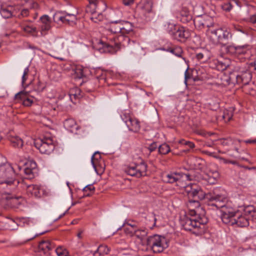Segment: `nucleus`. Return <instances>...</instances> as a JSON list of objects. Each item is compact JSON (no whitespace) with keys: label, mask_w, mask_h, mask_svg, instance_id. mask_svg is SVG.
Masks as SVG:
<instances>
[{"label":"nucleus","mask_w":256,"mask_h":256,"mask_svg":"<svg viewBox=\"0 0 256 256\" xmlns=\"http://www.w3.org/2000/svg\"><path fill=\"white\" fill-rule=\"evenodd\" d=\"M16 172L9 164H0V192L8 193L10 190H16L20 182L16 180Z\"/></svg>","instance_id":"f257e3e1"},{"label":"nucleus","mask_w":256,"mask_h":256,"mask_svg":"<svg viewBox=\"0 0 256 256\" xmlns=\"http://www.w3.org/2000/svg\"><path fill=\"white\" fill-rule=\"evenodd\" d=\"M120 25L122 28V34H118L116 37H113L111 39L114 40L110 44L102 42L103 48L105 51L114 54L120 48V45L122 44L124 45V41L128 42L130 39L128 37L124 36L126 34H133V24L128 21L120 20Z\"/></svg>","instance_id":"f03ea898"},{"label":"nucleus","mask_w":256,"mask_h":256,"mask_svg":"<svg viewBox=\"0 0 256 256\" xmlns=\"http://www.w3.org/2000/svg\"><path fill=\"white\" fill-rule=\"evenodd\" d=\"M208 222L205 215L199 214L194 218L184 217L181 220V224L184 228L188 231H190L196 235H200L204 233L205 230L204 224Z\"/></svg>","instance_id":"7ed1b4c3"},{"label":"nucleus","mask_w":256,"mask_h":256,"mask_svg":"<svg viewBox=\"0 0 256 256\" xmlns=\"http://www.w3.org/2000/svg\"><path fill=\"white\" fill-rule=\"evenodd\" d=\"M207 36L210 41L215 45L224 44L232 36L228 29L224 27L208 29Z\"/></svg>","instance_id":"20e7f679"},{"label":"nucleus","mask_w":256,"mask_h":256,"mask_svg":"<svg viewBox=\"0 0 256 256\" xmlns=\"http://www.w3.org/2000/svg\"><path fill=\"white\" fill-rule=\"evenodd\" d=\"M5 190H10L8 193L0 192L2 197L0 200V204L4 208H18L24 202L23 198L21 196H13L10 194L15 190L6 189Z\"/></svg>","instance_id":"39448f33"},{"label":"nucleus","mask_w":256,"mask_h":256,"mask_svg":"<svg viewBox=\"0 0 256 256\" xmlns=\"http://www.w3.org/2000/svg\"><path fill=\"white\" fill-rule=\"evenodd\" d=\"M147 244L151 248L155 253L162 252L168 247V242L164 236L154 235L148 238Z\"/></svg>","instance_id":"423d86ee"},{"label":"nucleus","mask_w":256,"mask_h":256,"mask_svg":"<svg viewBox=\"0 0 256 256\" xmlns=\"http://www.w3.org/2000/svg\"><path fill=\"white\" fill-rule=\"evenodd\" d=\"M147 168V164L142 161L140 164H133L126 166L124 171L130 176L138 178L146 176Z\"/></svg>","instance_id":"0eeeda50"},{"label":"nucleus","mask_w":256,"mask_h":256,"mask_svg":"<svg viewBox=\"0 0 256 256\" xmlns=\"http://www.w3.org/2000/svg\"><path fill=\"white\" fill-rule=\"evenodd\" d=\"M35 147L43 154H50L54 150L55 145L50 138L36 139L34 142Z\"/></svg>","instance_id":"6e6552de"},{"label":"nucleus","mask_w":256,"mask_h":256,"mask_svg":"<svg viewBox=\"0 0 256 256\" xmlns=\"http://www.w3.org/2000/svg\"><path fill=\"white\" fill-rule=\"evenodd\" d=\"M208 198L210 200V205L216 206L217 208L222 210L231 204L228 202V198L224 194H209L206 195Z\"/></svg>","instance_id":"1a4fd4ad"},{"label":"nucleus","mask_w":256,"mask_h":256,"mask_svg":"<svg viewBox=\"0 0 256 256\" xmlns=\"http://www.w3.org/2000/svg\"><path fill=\"white\" fill-rule=\"evenodd\" d=\"M194 23L196 28L199 30L206 29V33L214 24L212 18L206 14L196 16L194 20Z\"/></svg>","instance_id":"9d476101"},{"label":"nucleus","mask_w":256,"mask_h":256,"mask_svg":"<svg viewBox=\"0 0 256 256\" xmlns=\"http://www.w3.org/2000/svg\"><path fill=\"white\" fill-rule=\"evenodd\" d=\"M252 75L248 70L241 71L240 74H232L230 76V82L235 84H242L246 85L251 80Z\"/></svg>","instance_id":"9b49d317"},{"label":"nucleus","mask_w":256,"mask_h":256,"mask_svg":"<svg viewBox=\"0 0 256 256\" xmlns=\"http://www.w3.org/2000/svg\"><path fill=\"white\" fill-rule=\"evenodd\" d=\"M183 187L189 197H192L194 198H198V199L202 200L206 196L205 192L200 187L195 184H190Z\"/></svg>","instance_id":"f8f14e48"},{"label":"nucleus","mask_w":256,"mask_h":256,"mask_svg":"<svg viewBox=\"0 0 256 256\" xmlns=\"http://www.w3.org/2000/svg\"><path fill=\"white\" fill-rule=\"evenodd\" d=\"M221 219L224 224L234 226L233 220L236 216V212L234 210L231 204L221 210Z\"/></svg>","instance_id":"ddd939ff"},{"label":"nucleus","mask_w":256,"mask_h":256,"mask_svg":"<svg viewBox=\"0 0 256 256\" xmlns=\"http://www.w3.org/2000/svg\"><path fill=\"white\" fill-rule=\"evenodd\" d=\"M122 118L130 131L137 132L140 130V124L136 118L127 113H124Z\"/></svg>","instance_id":"4468645a"},{"label":"nucleus","mask_w":256,"mask_h":256,"mask_svg":"<svg viewBox=\"0 0 256 256\" xmlns=\"http://www.w3.org/2000/svg\"><path fill=\"white\" fill-rule=\"evenodd\" d=\"M169 34L174 38L181 42H184L190 36V32L183 26H178L175 28L174 31L169 30Z\"/></svg>","instance_id":"2eb2a0df"},{"label":"nucleus","mask_w":256,"mask_h":256,"mask_svg":"<svg viewBox=\"0 0 256 256\" xmlns=\"http://www.w3.org/2000/svg\"><path fill=\"white\" fill-rule=\"evenodd\" d=\"M22 188L26 190L28 195L34 198H40L44 194V190L40 185H27L23 180L21 183Z\"/></svg>","instance_id":"dca6fc26"},{"label":"nucleus","mask_w":256,"mask_h":256,"mask_svg":"<svg viewBox=\"0 0 256 256\" xmlns=\"http://www.w3.org/2000/svg\"><path fill=\"white\" fill-rule=\"evenodd\" d=\"M14 100L16 103H22L24 106H30L34 102V97L28 92L21 91L15 94Z\"/></svg>","instance_id":"f3484780"},{"label":"nucleus","mask_w":256,"mask_h":256,"mask_svg":"<svg viewBox=\"0 0 256 256\" xmlns=\"http://www.w3.org/2000/svg\"><path fill=\"white\" fill-rule=\"evenodd\" d=\"M194 200H189L187 203V206L190 210V214L192 216H198L200 214L202 216L204 215L205 212L202 208L200 206V204L198 198H194Z\"/></svg>","instance_id":"a211bd4d"},{"label":"nucleus","mask_w":256,"mask_h":256,"mask_svg":"<svg viewBox=\"0 0 256 256\" xmlns=\"http://www.w3.org/2000/svg\"><path fill=\"white\" fill-rule=\"evenodd\" d=\"M190 176L180 172H171L168 174H164L162 180L164 182L172 184L174 182H180L181 180H188Z\"/></svg>","instance_id":"6ab92c4d"},{"label":"nucleus","mask_w":256,"mask_h":256,"mask_svg":"<svg viewBox=\"0 0 256 256\" xmlns=\"http://www.w3.org/2000/svg\"><path fill=\"white\" fill-rule=\"evenodd\" d=\"M152 2L150 0H146L142 2L137 7V10L146 18L152 14Z\"/></svg>","instance_id":"aec40b11"},{"label":"nucleus","mask_w":256,"mask_h":256,"mask_svg":"<svg viewBox=\"0 0 256 256\" xmlns=\"http://www.w3.org/2000/svg\"><path fill=\"white\" fill-rule=\"evenodd\" d=\"M234 226H236L239 227H245L248 226L249 224V216L245 213L240 214L238 212H236V216L234 218V220H233Z\"/></svg>","instance_id":"412c9836"},{"label":"nucleus","mask_w":256,"mask_h":256,"mask_svg":"<svg viewBox=\"0 0 256 256\" xmlns=\"http://www.w3.org/2000/svg\"><path fill=\"white\" fill-rule=\"evenodd\" d=\"M42 24L40 26L42 35H45L47 32L50 29L51 21L50 17L47 15H44L40 18Z\"/></svg>","instance_id":"4be33fe9"},{"label":"nucleus","mask_w":256,"mask_h":256,"mask_svg":"<svg viewBox=\"0 0 256 256\" xmlns=\"http://www.w3.org/2000/svg\"><path fill=\"white\" fill-rule=\"evenodd\" d=\"M102 5V2H98L97 0H90L89 5L86 8V12L92 15L100 10V6Z\"/></svg>","instance_id":"5701e85b"},{"label":"nucleus","mask_w":256,"mask_h":256,"mask_svg":"<svg viewBox=\"0 0 256 256\" xmlns=\"http://www.w3.org/2000/svg\"><path fill=\"white\" fill-rule=\"evenodd\" d=\"M54 246L48 240L41 241L38 245V250L46 255L50 254V251L54 248Z\"/></svg>","instance_id":"b1692460"},{"label":"nucleus","mask_w":256,"mask_h":256,"mask_svg":"<svg viewBox=\"0 0 256 256\" xmlns=\"http://www.w3.org/2000/svg\"><path fill=\"white\" fill-rule=\"evenodd\" d=\"M176 16L182 23H187L192 20V16L186 8H182Z\"/></svg>","instance_id":"393cba45"},{"label":"nucleus","mask_w":256,"mask_h":256,"mask_svg":"<svg viewBox=\"0 0 256 256\" xmlns=\"http://www.w3.org/2000/svg\"><path fill=\"white\" fill-rule=\"evenodd\" d=\"M12 146L14 148H22L24 145V141L21 138L16 134H10L8 136Z\"/></svg>","instance_id":"a878e982"},{"label":"nucleus","mask_w":256,"mask_h":256,"mask_svg":"<svg viewBox=\"0 0 256 256\" xmlns=\"http://www.w3.org/2000/svg\"><path fill=\"white\" fill-rule=\"evenodd\" d=\"M22 31L26 34L32 36H38V30L36 27L22 22L20 24Z\"/></svg>","instance_id":"bb28decb"},{"label":"nucleus","mask_w":256,"mask_h":256,"mask_svg":"<svg viewBox=\"0 0 256 256\" xmlns=\"http://www.w3.org/2000/svg\"><path fill=\"white\" fill-rule=\"evenodd\" d=\"M216 68L220 71H223L227 68L230 64L229 59L218 60L214 61Z\"/></svg>","instance_id":"cd10ccee"},{"label":"nucleus","mask_w":256,"mask_h":256,"mask_svg":"<svg viewBox=\"0 0 256 256\" xmlns=\"http://www.w3.org/2000/svg\"><path fill=\"white\" fill-rule=\"evenodd\" d=\"M64 46V40L61 38H56L50 43V50L54 52L61 50Z\"/></svg>","instance_id":"c85d7f7f"},{"label":"nucleus","mask_w":256,"mask_h":256,"mask_svg":"<svg viewBox=\"0 0 256 256\" xmlns=\"http://www.w3.org/2000/svg\"><path fill=\"white\" fill-rule=\"evenodd\" d=\"M219 173L217 171H210L205 176L204 179L208 182L210 184H214L216 182L219 178Z\"/></svg>","instance_id":"c756f323"},{"label":"nucleus","mask_w":256,"mask_h":256,"mask_svg":"<svg viewBox=\"0 0 256 256\" xmlns=\"http://www.w3.org/2000/svg\"><path fill=\"white\" fill-rule=\"evenodd\" d=\"M65 128L72 132H76L78 129V126L73 118H68L64 122Z\"/></svg>","instance_id":"7c9ffc66"},{"label":"nucleus","mask_w":256,"mask_h":256,"mask_svg":"<svg viewBox=\"0 0 256 256\" xmlns=\"http://www.w3.org/2000/svg\"><path fill=\"white\" fill-rule=\"evenodd\" d=\"M18 227V224L16 222V218L15 220L8 218L4 222V225L2 228H0V230L8 229L13 230H16Z\"/></svg>","instance_id":"2f4dec72"},{"label":"nucleus","mask_w":256,"mask_h":256,"mask_svg":"<svg viewBox=\"0 0 256 256\" xmlns=\"http://www.w3.org/2000/svg\"><path fill=\"white\" fill-rule=\"evenodd\" d=\"M80 90L78 88L72 89L70 90L69 96L70 100L74 104L76 102V101L78 100L81 97Z\"/></svg>","instance_id":"473e14b6"},{"label":"nucleus","mask_w":256,"mask_h":256,"mask_svg":"<svg viewBox=\"0 0 256 256\" xmlns=\"http://www.w3.org/2000/svg\"><path fill=\"white\" fill-rule=\"evenodd\" d=\"M109 30L114 34H122V28L120 25V20L112 22L110 24Z\"/></svg>","instance_id":"72a5a7b5"},{"label":"nucleus","mask_w":256,"mask_h":256,"mask_svg":"<svg viewBox=\"0 0 256 256\" xmlns=\"http://www.w3.org/2000/svg\"><path fill=\"white\" fill-rule=\"evenodd\" d=\"M16 222L18 226L24 227L33 224L34 222L30 218H16Z\"/></svg>","instance_id":"f704fd0d"},{"label":"nucleus","mask_w":256,"mask_h":256,"mask_svg":"<svg viewBox=\"0 0 256 256\" xmlns=\"http://www.w3.org/2000/svg\"><path fill=\"white\" fill-rule=\"evenodd\" d=\"M110 250L106 246L100 245L96 250L94 251L92 254L94 256H100L102 255L108 254Z\"/></svg>","instance_id":"c9c22d12"},{"label":"nucleus","mask_w":256,"mask_h":256,"mask_svg":"<svg viewBox=\"0 0 256 256\" xmlns=\"http://www.w3.org/2000/svg\"><path fill=\"white\" fill-rule=\"evenodd\" d=\"M12 10L13 8L12 6L2 8L0 10V13L2 16L4 18H11L14 13Z\"/></svg>","instance_id":"e433bc0d"},{"label":"nucleus","mask_w":256,"mask_h":256,"mask_svg":"<svg viewBox=\"0 0 256 256\" xmlns=\"http://www.w3.org/2000/svg\"><path fill=\"white\" fill-rule=\"evenodd\" d=\"M30 168H28V166H26L24 169V173L26 175H27L28 176V178H31L34 176L33 170L36 167V164L34 162H30Z\"/></svg>","instance_id":"4c0bfd02"},{"label":"nucleus","mask_w":256,"mask_h":256,"mask_svg":"<svg viewBox=\"0 0 256 256\" xmlns=\"http://www.w3.org/2000/svg\"><path fill=\"white\" fill-rule=\"evenodd\" d=\"M148 231L146 228H136V230L135 232L134 236L140 239V240H143L147 235Z\"/></svg>","instance_id":"58836bf2"},{"label":"nucleus","mask_w":256,"mask_h":256,"mask_svg":"<svg viewBox=\"0 0 256 256\" xmlns=\"http://www.w3.org/2000/svg\"><path fill=\"white\" fill-rule=\"evenodd\" d=\"M54 20L58 22L60 21H61L63 23H66V14H64L62 12H58L54 14L53 16Z\"/></svg>","instance_id":"ea45409f"},{"label":"nucleus","mask_w":256,"mask_h":256,"mask_svg":"<svg viewBox=\"0 0 256 256\" xmlns=\"http://www.w3.org/2000/svg\"><path fill=\"white\" fill-rule=\"evenodd\" d=\"M90 18L94 22L97 23L103 20L104 16L102 14V10H99L96 13H94L93 14L91 15Z\"/></svg>","instance_id":"a19ab883"},{"label":"nucleus","mask_w":256,"mask_h":256,"mask_svg":"<svg viewBox=\"0 0 256 256\" xmlns=\"http://www.w3.org/2000/svg\"><path fill=\"white\" fill-rule=\"evenodd\" d=\"M170 151V146L166 143L158 146V152L161 154H166Z\"/></svg>","instance_id":"79ce46f5"},{"label":"nucleus","mask_w":256,"mask_h":256,"mask_svg":"<svg viewBox=\"0 0 256 256\" xmlns=\"http://www.w3.org/2000/svg\"><path fill=\"white\" fill-rule=\"evenodd\" d=\"M250 50V46L248 45L237 46V56L245 54Z\"/></svg>","instance_id":"37998d69"},{"label":"nucleus","mask_w":256,"mask_h":256,"mask_svg":"<svg viewBox=\"0 0 256 256\" xmlns=\"http://www.w3.org/2000/svg\"><path fill=\"white\" fill-rule=\"evenodd\" d=\"M66 23L70 24H74L76 21V16L74 14L66 13Z\"/></svg>","instance_id":"c03bdc74"},{"label":"nucleus","mask_w":256,"mask_h":256,"mask_svg":"<svg viewBox=\"0 0 256 256\" xmlns=\"http://www.w3.org/2000/svg\"><path fill=\"white\" fill-rule=\"evenodd\" d=\"M226 53L230 55L237 56V46H228L224 48Z\"/></svg>","instance_id":"a18cd8bd"},{"label":"nucleus","mask_w":256,"mask_h":256,"mask_svg":"<svg viewBox=\"0 0 256 256\" xmlns=\"http://www.w3.org/2000/svg\"><path fill=\"white\" fill-rule=\"evenodd\" d=\"M245 213L250 215L253 219L256 220V211L254 210L252 206H247L244 210Z\"/></svg>","instance_id":"49530a36"},{"label":"nucleus","mask_w":256,"mask_h":256,"mask_svg":"<svg viewBox=\"0 0 256 256\" xmlns=\"http://www.w3.org/2000/svg\"><path fill=\"white\" fill-rule=\"evenodd\" d=\"M137 227L125 226L124 228V231L126 234L130 236H134V234Z\"/></svg>","instance_id":"de8ad7c7"},{"label":"nucleus","mask_w":256,"mask_h":256,"mask_svg":"<svg viewBox=\"0 0 256 256\" xmlns=\"http://www.w3.org/2000/svg\"><path fill=\"white\" fill-rule=\"evenodd\" d=\"M55 251L58 256H68L67 250L62 246L57 248Z\"/></svg>","instance_id":"09e8293b"},{"label":"nucleus","mask_w":256,"mask_h":256,"mask_svg":"<svg viewBox=\"0 0 256 256\" xmlns=\"http://www.w3.org/2000/svg\"><path fill=\"white\" fill-rule=\"evenodd\" d=\"M74 76L76 78H81L84 76V70L82 67L78 66L75 68Z\"/></svg>","instance_id":"8fccbe9b"},{"label":"nucleus","mask_w":256,"mask_h":256,"mask_svg":"<svg viewBox=\"0 0 256 256\" xmlns=\"http://www.w3.org/2000/svg\"><path fill=\"white\" fill-rule=\"evenodd\" d=\"M170 52L178 57L182 56V48L180 47H176L174 48H171Z\"/></svg>","instance_id":"3c124183"},{"label":"nucleus","mask_w":256,"mask_h":256,"mask_svg":"<svg viewBox=\"0 0 256 256\" xmlns=\"http://www.w3.org/2000/svg\"><path fill=\"white\" fill-rule=\"evenodd\" d=\"M220 144L224 146H229L233 144V140L230 138H222L220 140Z\"/></svg>","instance_id":"603ef678"},{"label":"nucleus","mask_w":256,"mask_h":256,"mask_svg":"<svg viewBox=\"0 0 256 256\" xmlns=\"http://www.w3.org/2000/svg\"><path fill=\"white\" fill-rule=\"evenodd\" d=\"M29 72V68L26 67L24 72V74L22 76V84L24 86L26 80H27L28 74Z\"/></svg>","instance_id":"864d4df0"},{"label":"nucleus","mask_w":256,"mask_h":256,"mask_svg":"<svg viewBox=\"0 0 256 256\" xmlns=\"http://www.w3.org/2000/svg\"><path fill=\"white\" fill-rule=\"evenodd\" d=\"M29 14V11L28 8L22 9L21 12L20 14L18 15V18H21L22 17H26L28 16Z\"/></svg>","instance_id":"5fc2aeb1"},{"label":"nucleus","mask_w":256,"mask_h":256,"mask_svg":"<svg viewBox=\"0 0 256 256\" xmlns=\"http://www.w3.org/2000/svg\"><path fill=\"white\" fill-rule=\"evenodd\" d=\"M158 147V146L156 142H153L149 146L148 148L150 152H152L155 150Z\"/></svg>","instance_id":"6e6d98bb"},{"label":"nucleus","mask_w":256,"mask_h":256,"mask_svg":"<svg viewBox=\"0 0 256 256\" xmlns=\"http://www.w3.org/2000/svg\"><path fill=\"white\" fill-rule=\"evenodd\" d=\"M232 112L230 114L228 113L227 111H224L223 115V118L224 119H226L228 120H230L232 118Z\"/></svg>","instance_id":"4d7b16f0"},{"label":"nucleus","mask_w":256,"mask_h":256,"mask_svg":"<svg viewBox=\"0 0 256 256\" xmlns=\"http://www.w3.org/2000/svg\"><path fill=\"white\" fill-rule=\"evenodd\" d=\"M178 26H176L173 24H168V32H169L170 30H172V31H174L175 28H177Z\"/></svg>","instance_id":"13d9d810"},{"label":"nucleus","mask_w":256,"mask_h":256,"mask_svg":"<svg viewBox=\"0 0 256 256\" xmlns=\"http://www.w3.org/2000/svg\"><path fill=\"white\" fill-rule=\"evenodd\" d=\"M44 88V84H42L40 82H38L36 90L38 91L41 92V91L43 90Z\"/></svg>","instance_id":"bf43d9fd"},{"label":"nucleus","mask_w":256,"mask_h":256,"mask_svg":"<svg viewBox=\"0 0 256 256\" xmlns=\"http://www.w3.org/2000/svg\"><path fill=\"white\" fill-rule=\"evenodd\" d=\"M94 190V188L92 185H88L84 188L83 190L84 192H86L88 190L92 191Z\"/></svg>","instance_id":"052dcab7"},{"label":"nucleus","mask_w":256,"mask_h":256,"mask_svg":"<svg viewBox=\"0 0 256 256\" xmlns=\"http://www.w3.org/2000/svg\"><path fill=\"white\" fill-rule=\"evenodd\" d=\"M134 0H123V4L124 6H129L133 4Z\"/></svg>","instance_id":"680f3d73"},{"label":"nucleus","mask_w":256,"mask_h":256,"mask_svg":"<svg viewBox=\"0 0 256 256\" xmlns=\"http://www.w3.org/2000/svg\"><path fill=\"white\" fill-rule=\"evenodd\" d=\"M223 8L226 11H230L232 9L231 4L230 3L226 4L224 5Z\"/></svg>","instance_id":"e2e57ef3"},{"label":"nucleus","mask_w":256,"mask_h":256,"mask_svg":"<svg viewBox=\"0 0 256 256\" xmlns=\"http://www.w3.org/2000/svg\"><path fill=\"white\" fill-rule=\"evenodd\" d=\"M185 146H188L190 148V149H192L195 148L194 144L190 141H188L187 142H186Z\"/></svg>","instance_id":"0e129e2a"},{"label":"nucleus","mask_w":256,"mask_h":256,"mask_svg":"<svg viewBox=\"0 0 256 256\" xmlns=\"http://www.w3.org/2000/svg\"><path fill=\"white\" fill-rule=\"evenodd\" d=\"M94 254V251L91 250H86L84 252V254L86 256H94L92 254Z\"/></svg>","instance_id":"69168bd1"},{"label":"nucleus","mask_w":256,"mask_h":256,"mask_svg":"<svg viewBox=\"0 0 256 256\" xmlns=\"http://www.w3.org/2000/svg\"><path fill=\"white\" fill-rule=\"evenodd\" d=\"M250 22L253 24H256V14H253L250 16Z\"/></svg>","instance_id":"338daca9"},{"label":"nucleus","mask_w":256,"mask_h":256,"mask_svg":"<svg viewBox=\"0 0 256 256\" xmlns=\"http://www.w3.org/2000/svg\"><path fill=\"white\" fill-rule=\"evenodd\" d=\"M204 152L208 156H214L216 158H219L218 156L214 155V153L208 151H204Z\"/></svg>","instance_id":"774afa93"}]
</instances>
